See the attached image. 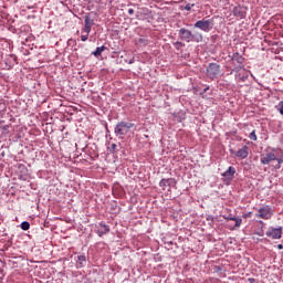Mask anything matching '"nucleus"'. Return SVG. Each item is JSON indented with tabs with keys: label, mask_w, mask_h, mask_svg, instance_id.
<instances>
[{
	"label": "nucleus",
	"mask_w": 283,
	"mask_h": 283,
	"mask_svg": "<svg viewBox=\"0 0 283 283\" xmlns=\"http://www.w3.org/2000/svg\"><path fill=\"white\" fill-rule=\"evenodd\" d=\"M251 216V212L249 214H245L244 218H249Z\"/></svg>",
	"instance_id": "7c9ffc66"
},
{
	"label": "nucleus",
	"mask_w": 283,
	"mask_h": 283,
	"mask_svg": "<svg viewBox=\"0 0 283 283\" xmlns=\"http://www.w3.org/2000/svg\"><path fill=\"white\" fill-rule=\"evenodd\" d=\"M250 140H258V135L255 134V130H252L249 135Z\"/></svg>",
	"instance_id": "aec40b11"
},
{
	"label": "nucleus",
	"mask_w": 283,
	"mask_h": 283,
	"mask_svg": "<svg viewBox=\"0 0 283 283\" xmlns=\"http://www.w3.org/2000/svg\"><path fill=\"white\" fill-rule=\"evenodd\" d=\"M226 220H232L233 222H235L234 227L232 229H238L241 227L242 224V219L238 218V217H224Z\"/></svg>",
	"instance_id": "2eb2a0df"
},
{
	"label": "nucleus",
	"mask_w": 283,
	"mask_h": 283,
	"mask_svg": "<svg viewBox=\"0 0 283 283\" xmlns=\"http://www.w3.org/2000/svg\"><path fill=\"white\" fill-rule=\"evenodd\" d=\"M94 28V19L90 17V13L84 18V28L82 29V34H90Z\"/></svg>",
	"instance_id": "39448f33"
},
{
	"label": "nucleus",
	"mask_w": 283,
	"mask_h": 283,
	"mask_svg": "<svg viewBox=\"0 0 283 283\" xmlns=\"http://www.w3.org/2000/svg\"><path fill=\"white\" fill-rule=\"evenodd\" d=\"M178 36L180 41H185L186 43H200L202 41V33L200 32H191L188 29L181 28L178 31Z\"/></svg>",
	"instance_id": "f257e3e1"
},
{
	"label": "nucleus",
	"mask_w": 283,
	"mask_h": 283,
	"mask_svg": "<svg viewBox=\"0 0 283 283\" xmlns=\"http://www.w3.org/2000/svg\"><path fill=\"white\" fill-rule=\"evenodd\" d=\"M132 127H134V123L120 122L115 127V135L123 138L129 134V129H132Z\"/></svg>",
	"instance_id": "f03ea898"
},
{
	"label": "nucleus",
	"mask_w": 283,
	"mask_h": 283,
	"mask_svg": "<svg viewBox=\"0 0 283 283\" xmlns=\"http://www.w3.org/2000/svg\"><path fill=\"white\" fill-rule=\"evenodd\" d=\"M1 105H3V104H0V107H1Z\"/></svg>",
	"instance_id": "473e14b6"
},
{
	"label": "nucleus",
	"mask_w": 283,
	"mask_h": 283,
	"mask_svg": "<svg viewBox=\"0 0 283 283\" xmlns=\"http://www.w3.org/2000/svg\"><path fill=\"white\" fill-rule=\"evenodd\" d=\"M21 229H22V231L30 230V222H28V221L22 222L21 223Z\"/></svg>",
	"instance_id": "a211bd4d"
},
{
	"label": "nucleus",
	"mask_w": 283,
	"mask_h": 283,
	"mask_svg": "<svg viewBox=\"0 0 283 283\" xmlns=\"http://www.w3.org/2000/svg\"><path fill=\"white\" fill-rule=\"evenodd\" d=\"M238 158H248L249 157V146H243L241 149H239L235 154Z\"/></svg>",
	"instance_id": "f8f14e48"
},
{
	"label": "nucleus",
	"mask_w": 283,
	"mask_h": 283,
	"mask_svg": "<svg viewBox=\"0 0 283 283\" xmlns=\"http://www.w3.org/2000/svg\"><path fill=\"white\" fill-rule=\"evenodd\" d=\"M222 178L228 182H231L233 178H235V167L230 166L223 174H221Z\"/></svg>",
	"instance_id": "1a4fd4ad"
},
{
	"label": "nucleus",
	"mask_w": 283,
	"mask_h": 283,
	"mask_svg": "<svg viewBox=\"0 0 283 283\" xmlns=\"http://www.w3.org/2000/svg\"><path fill=\"white\" fill-rule=\"evenodd\" d=\"M260 160L262 165H271L273 160H277V156H275V153H265L261 154Z\"/></svg>",
	"instance_id": "6e6552de"
},
{
	"label": "nucleus",
	"mask_w": 283,
	"mask_h": 283,
	"mask_svg": "<svg viewBox=\"0 0 283 283\" xmlns=\"http://www.w3.org/2000/svg\"><path fill=\"white\" fill-rule=\"evenodd\" d=\"M0 129H2V132H8V129H10V126L9 125L0 126Z\"/></svg>",
	"instance_id": "393cba45"
},
{
	"label": "nucleus",
	"mask_w": 283,
	"mask_h": 283,
	"mask_svg": "<svg viewBox=\"0 0 283 283\" xmlns=\"http://www.w3.org/2000/svg\"><path fill=\"white\" fill-rule=\"evenodd\" d=\"M103 52H105V46H98L96 48V50L93 52V54L95 56H101V54H103Z\"/></svg>",
	"instance_id": "dca6fc26"
},
{
	"label": "nucleus",
	"mask_w": 283,
	"mask_h": 283,
	"mask_svg": "<svg viewBox=\"0 0 283 283\" xmlns=\"http://www.w3.org/2000/svg\"><path fill=\"white\" fill-rule=\"evenodd\" d=\"M77 262L80 263L81 266H83L87 262V260H86L85 255H78Z\"/></svg>",
	"instance_id": "f3484780"
},
{
	"label": "nucleus",
	"mask_w": 283,
	"mask_h": 283,
	"mask_svg": "<svg viewBox=\"0 0 283 283\" xmlns=\"http://www.w3.org/2000/svg\"><path fill=\"white\" fill-rule=\"evenodd\" d=\"M211 25H212L211 20H198L195 23V28L202 30V32H210Z\"/></svg>",
	"instance_id": "0eeeda50"
},
{
	"label": "nucleus",
	"mask_w": 283,
	"mask_h": 283,
	"mask_svg": "<svg viewBox=\"0 0 283 283\" xmlns=\"http://www.w3.org/2000/svg\"><path fill=\"white\" fill-rule=\"evenodd\" d=\"M107 233H109V226L101 222L97 227V235L103 238V235H107Z\"/></svg>",
	"instance_id": "9b49d317"
},
{
	"label": "nucleus",
	"mask_w": 283,
	"mask_h": 283,
	"mask_svg": "<svg viewBox=\"0 0 283 283\" xmlns=\"http://www.w3.org/2000/svg\"><path fill=\"white\" fill-rule=\"evenodd\" d=\"M255 218H260L261 220H271V218H273V209H271V206L261 207L258 209Z\"/></svg>",
	"instance_id": "7ed1b4c3"
},
{
	"label": "nucleus",
	"mask_w": 283,
	"mask_h": 283,
	"mask_svg": "<svg viewBox=\"0 0 283 283\" xmlns=\"http://www.w3.org/2000/svg\"><path fill=\"white\" fill-rule=\"evenodd\" d=\"M277 249H279V250H282V249H283V245H282V244H279V245H277Z\"/></svg>",
	"instance_id": "cd10ccee"
},
{
	"label": "nucleus",
	"mask_w": 283,
	"mask_h": 283,
	"mask_svg": "<svg viewBox=\"0 0 283 283\" xmlns=\"http://www.w3.org/2000/svg\"><path fill=\"white\" fill-rule=\"evenodd\" d=\"M3 120L0 119V125H2Z\"/></svg>",
	"instance_id": "2f4dec72"
},
{
	"label": "nucleus",
	"mask_w": 283,
	"mask_h": 283,
	"mask_svg": "<svg viewBox=\"0 0 283 283\" xmlns=\"http://www.w3.org/2000/svg\"><path fill=\"white\" fill-rule=\"evenodd\" d=\"M232 14L238 17V19H247V9L241 6L234 7L232 10Z\"/></svg>",
	"instance_id": "9d476101"
},
{
	"label": "nucleus",
	"mask_w": 283,
	"mask_h": 283,
	"mask_svg": "<svg viewBox=\"0 0 283 283\" xmlns=\"http://www.w3.org/2000/svg\"><path fill=\"white\" fill-rule=\"evenodd\" d=\"M256 235L262 237V235H264V234H263L262 232H258Z\"/></svg>",
	"instance_id": "c85d7f7f"
},
{
	"label": "nucleus",
	"mask_w": 283,
	"mask_h": 283,
	"mask_svg": "<svg viewBox=\"0 0 283 283\" xmlns=\"http://www.w3.org/2000/svg\"><path fill=\"white\" fill-rule=\"evenodd\" d=\"M249 281H250L251 283H253V282H255V279H249Z\"/></svg>",
	"instance_id": "c756f323"
},
{
	"label": "nucleus",
	"mask_w": 283,
	"mask_h": 283,
	"mask_svg": "<svg viewBox=\"0 0 283 283\" xmlns=\"http://www.w3.org/2000/svg\"><path fill=\"white\" fill-rule=\"evenodd\" d=\"M277 112H280V114L283 116V101L279 103Z\"/></svg>",
	"instance_id": "412c9836"
},
{
	"label": "nucleus",
	"mask_w": 283,
	"mask_h": 283,
	"mask_svg": "<svg viewBox=\"0 0 283 283\" xmlns=\"http://www.w3.org/2000/svg\"><path fill=\"white\" fill-rule=\"evenodd\" d=\"M265 235L268 238H271L272 240H280V239H282V227H280V228H270L265 232Z\"/></svg>",
	"instance_id": "423d86ee"
},
{
	"label": "nucleus",
	"mask_w": 283,
	"mask_h": 283,
	"mask_svg": "<svg viewBox=\"0 0 283 283\" xmlns=\"http://www.w3.org/2000/svg\"><path fill=\"white\" fill-rule=\"evenodd\" d=\"M128 14H134V9H128Z\"/></svg>",
	"instance_id": "bb28decb"
},
{
	"label": "nucleus",
	"mask_w": 283,
	"mask_h": 283,
	"mask_svg": "<svg viewBox=\"0 0 283 283\" xmlns=\"http://www.w3.org/2000/svg\"><path fill=\"white\" fill-rule=\"evenodd\" d=\"M116 144H112V146H111V149L114 151V150H116Z\"/></svg>",
	"instance_id": "a878e982"
},
{
	"label": "nucleus",
	"mask_w": 283,
	"mask_h": 283,
	"mask_svg": "<svg viewBox=\"0 0 283 283\" xmlns=\"http://www.w3.org/2000/svg\"><path fill=\"white\" fill-rule=\"evenodd\" d=\"M174 185H176V179L174 178L161 179L159 182V187H161L163 189H165L166 187H171Z\"/></svg>",
	"instance_id": "ddd939ff"
},
{
	"label": "nucleus",
	"mask_w": 283,
	"mask_h": 283,
	"mask_svg": "<svg viewBox=\"0 0 283 283\" xmlns=\"http://www.w3.org/2000/svg\"><path fill=\"white\" fill-rule=\"evenodd\" d=\"M207 76L210 81H216L220 76V65L218 63H210L207 67Z\"/></svg>",
	"instance_id": "20e7f679"
},
{
	"label": "nucleus",
	"mask_w": 283,
	"mask_h": 283,
	"mask_svg": "<svg viewBox=\"0 0 283 283\" xmlns=\"http://www.w3.org/2000/svg\"><path fill=\"white\" fill-rule=\"evenodd\" d=\"M275 160L277 161L276 169H280L282 167L283 158H277L276 157Z\"/></svg>",
	"instance_id": "4be33fe9"
},
{
	"label": "nucleus",
	"mask_w": 283,
	"mask_h": 283,
	"mask_svg": "<svg viewBox=\"0 0 283 283\" xmlns=\"http://www.w3.org/2000/svg\"><path fill=\"white\" fill-rule=\"evenodd\" d=\"M174 45L175 48H177V50H179V48H185V44L182 42H175Z\"/></svg>",
	"instance_id": "b1692460"
},
{
	"label": "nucleus",
	"mask_w": 283,
	"mask_h": 283,
	"mask_svg": "<svg viewBox=\"0 0 283 283\" xmlns=\"http://www.w3.org/2000/svg\"><path fill=\"white\" fill-rule=\"evenodd\" d=\"M87 39H90V33H85L81 35V41L85 42L87 41Z\"/></svg>",
	"instance_id": "5701e85b"
},
{
	"label": "nucleus",
	"mask_w": 283,
	"mask_h": 283,
	"mask_svg": "<svg viewBox=\"0 0 283 283\" xmlns=\"http://www.w3.org/2000/svg\"><path fill=\"white\" fill-rule=\"evenodd\" d=\"M232 61L233 63H238L239 65H242V63H244V57L240 55V53H233Z\"/></svg>",
	"instance_id": "4468645a"
},
{
	"label": "nucleus",
	"mask_w": 283,
	"mask_h": 283,
	"mask_svg": "<svg viewBox=\"0 0 283 283\" xmlns=\"http://www.w3.org/2000/svg\"><path fill=\"white\" fill-rule=\"evenodd\" d=\"M193 6H196V4L188 3L185 7L181 6V10H186L187 12H191V8H193Z\"/></svg>",
	"instance_id": "6ab92c4d"
}]
</instances>
